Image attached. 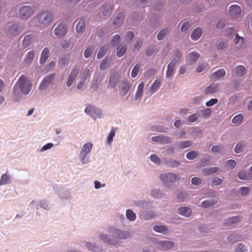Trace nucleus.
<instances>
[{
    "mask_svg": "<svg viewBox=\"0 0 252 252\" xmlns=\"http://www.w3.org/2000/svg\"><path fill=\"white\" fill-rule=\"evenodd\" d=\"M32 88L31 82L24 75H22L16 83L12 93L16 96L22 93L24 95L28 94Z\"/></svg>",
    "mask_w": 252,
    "mask_h": 252,
    "instance_id": "obj_1",
    "label": "nucleus"
},
{
    "mask_svg": "<svg viewBox=\"0 0 252 252\" xmlns=\"http://www.w3.org/2000/svg\"><path fill=\"white\" fill-rule=\"evenodd\" d=\"M110 231L112 232V239L108 238L107 235L99 236L101 240L110 245H116L118 243L117 239H126L130 236V233L127 231H123L115 228Z\"/></svg>",
    "mask_w": 252,
    "mask_h": 252,
    "instance_id": "obj_2",
    "label": "nucleus"
},
{
    "mask_svg": "<svg viewBox=\"0 0 252 252\" xmlns=\"http://www.w3.org/2000/svg\"><path fill=\"white\" fill-rule=\"evenodd\" d=\"M39 26L42 28L49 26L54 21V15L49 11H44L36 17Z\"/></svg>",
    "mask_w": 252,
    "mask_h": 252,
    "instance_id": "obj_3",
    "label": "nucleus"
},
{
    "mask_svg": "<svg viewBox=\"0 0 252 252\" xmlns=\"http://www.w3.org/2000/svg\"><path fill=\"white\" fill-rule=\"evenodd\" d=\"M160 178L167 186H168L171 183H174L179 180L178 175L172 172L162 174L160 175Z\"/></svg>",
    "mask_w": 252,
    "mask_h": 252,
    "instance_id": "obj_4",
    "label": "nucleus"
},
{
    "mask_svg": "<svg viewBox=\"0 0 252 252\" xmlns=\"http://www.w3.org/2000/svg\"><path fill=\"white\" fill-rule=\"evenodd\" d=\"M85 112L94 120L97 118H100L101 116L100 109L91 105L87 106L85 109Z\"/></svg>",
    "mask_w": 252,
    "mask_h": 252,
    "instance_id": "obj_5",
    "label": "nucleus"
},
{
    "mask_svg": "<svg viewBox=\"0 0 252 252\" xmlns=\"http://www.w3.org/2000/svg\"><path fill=\"white\" fill-rule=\"evenodd\" d=\"M34 13V9L31 6H24L19 10V16L22 19H27Z\"/></svg>",
    "mask_w": 252,
    "mask_h": 252,
    "instance_id": "obj_6",
    "label": "nucleus"
},
{
    "mask_svg": "<svg viewBox=\"0 0 252 252\" xmlns=\"http://www.w3.org/2000/svg\"><path fill=\"white\" fill-rule=\"evenodd\" d=\"M130 88V83L127 80H123L119 88L120 96L122 97L125 96L129 91Z\"/></svg>",
    "mask_w": 252,
    "mask_h": 252,
    "instance_id": "obj_7",
    "label": "nucleus"
},
{
    "mask_svg": "<svg viewBox=\"0 0 252 252\" xmlns=\"http://www.w3.org/2000/svg\"><path fill=\"white\" fill-rule=\"evenodd\" d=\"M66 26L63 23L57 24L54 30V34L58 37H61L66 33Z\"/></svg>",
    "mask_w": 252,
    "mask_h": 252,
    "instance_id": "obj_8",
    "label": "nucleus"
},
{
    "mask_svg": "<svg viewBox=\"0 0 252 252\" xmlns=\"http://www.w3.org/2000/svg\"><path fill=\"white\" fill-rule=\"evenodd\" d=\"M55 77V73L50 74L44 78L41 82L40 86H39V90L40 91L45 89L49 84L53 81Z\"/></svg>",
    "mask_w": 252,
    "mask_h": 252,
    "instance_id": "obj_9",
    "label": "nucleus"
},
{
    "mask_svg": "<svg viewBox=\"0 0 252 252\" xmlns=\"http://www.w3.org/2000/svg\"><path fill=\"white\" fill-rule=\"evenodd\" d=\"M151 140L153 142L159 143L161 144H170L171 142V138L170 137L162 135L152 137Z\"/></svg>",
    "mask_w": 252,
    "mask_h": 252,
    "instance_id": "obj_10",
    "label": "nucleus"
},
{
    "mask_svg": "<svg viewBox=\"0 0 252 252\" xmlns=\"http://www.w3.org/2000/svg\"><path fill=\"white\" fill-rule=\"evenodd\" d=\"M241 7L237 5H231L229 10L228 13L231 17L233 19H237L241 14Z\"/></svg>",
    "mask_w": 252,
    "mask_h": 252,
    "instance_id": "obj_11",
    "label": "nucleus"
},
{
    "mask_svg": "<svg viewBox=\"0 0 252 252\" xmlns=\"http://www.w3.org/2000/svg\"><path fill=\"white\" fill-rule=\"evenodd\" d=\"M78 72L79 68L77 67H75L72 69L67 79L66 82L67 87H69L72 85L75 78L78 74Z\"/></svg>",
    "mask_w": 252,
    "mask_h": 252,
    "instance_id": "obj_12",
    "label": "nucleus"
},
{
    "mask_svg": "<svg viewBox=\"0 0 252 252\" xmlns=\"http://www.w3.org/2000/svg\"><path fill=\"white\" fill-rule=\"evenodd\" d=\"M92 147L93 144L90 142H88L83 145L80 154V156L83 160L85 158L87 155L90 152Z\"/></svg>",
    "mask_w": 252,
    "mask_h": 252,
    "instance_id": "obj_13",
    "label": "nucleus"
},
{
    "mask_svg": "<svg viewBox=\"0 0 252 252\" xmlns=\"http://www.w3.org/2000/svg\"><path fill=\"white\" fill-rule=\"evenodd\" d=\"M120 79V77L118 75L113 74L110 75L107 87L111 89L115 88L117 85Z\"/></svg>",
    "mask_w": 252,
    "mask_h": 252,
    "instance_id": "obj_14",
    "label": "nucleus"
},
{
    "mask_svg": "<svg viewBox=\"0 0 252 252\" xmlns=\"http://www.w3.org/2000/svg\"><path fill=\"white\" fill-rule=\"evenodd\" d=\"M219 89V84L213 83L207 87L204 90V92L206 94H213L218 92Z\"/></svg>",
    "mask_w": 252,
    "mask_h": 252,
    "instance_id": "obj_15",
    "label": "nucleus"
},
{
    "mask_svg": "<svg viewBox=\"0 0 252 252\" xmlns=\"http://www.w3.org/2000/svg\"><path fill=\"white\" fill-rule=\"evenodd\" d=\"M20 32L18 26L16 24H13L9 27L7 34L10 36H14L18 35Z\"/></svg>",
    "mask_w": 252,
    "mask_h": 252,
    "instance_id": "obj_16",
    "label": "nucleus"
},
{
    "mask_svg": "<svg viewBox=\"0 0 252 252\" xmlns=\"http://www.w3.org/2000/svg\"><path fill=\"white\" fill-rule=\"evenodd\" d=\"M158 247L161 250H167L172 248L173 243L170 241H160L158 243Z\"/></svg>",
    "mask_w": 252,
    "mask_h": 252,
    "instance_id": "obj_17",
    "label": "nucleus"
},
{
    "mask_svg": "<svg viewBox=\"0 0 252 252\" xmlns=\"http://www.w3.org/2000/svg\"><path fill=\"white\" fill-rule=\"evenodd\" d=\"M174 59L169 63L167 66V69L166 73V77L167 78H170L172 77L173 75V72L174 71L175 66H176V61H174Z\"/></svg>",
    "mask_w": 252,
    "mask_h": 252,
    "instance_id": "obj_18",
    "label": "nucleus"
},
{
    "mask_svg": "<svg viewBox=\"0 0 252 252\" xmlns=\"http://www.w3.org/2000/svg\"><path fill=\"white\" fill-rule=\"evenodd\" d=\"M220 171L219 167H212L202 169V172L204 175L208 176L217 173Z\"/></svg>",
    "mask_w": 252,
    "mask_h": 252,
    "instance_id": "obj_19",
    "label": "nucleus"
},
{
    "mask_svg": "<svg viewBox=\"0 0 252 252\" xmlns=\"http://www.w3.org/2000/svg\"><path fill=\"white\" fill-rule=\"evenodd\" d=\"M199 57L200 54L194 51L190 53L189 54V59L188 60V63L192 64L195 63Z\"/></svg>",
    "mask_w": 252,
    "mask_h": 252,
    "instance_id": "obj_20",
    "label": "nucleus"
},
{
    "mask_svg": "<svg viewBox=\"0 0 252 252\" xmlns=\"http://www.w3.org/2000/svg\"><path fill=\"white\" fill-rule=\"evenodd\" d=\"M34 40V37L32 35L28 34L25 36L22 41V45L24 48H26L29 46L33 40Z\"/></svg>",
    "mask_w": 252,
    "mask_h": 252,
    "instance_id": "obj_21",
    "label": "nucleus"
},
{
    "mask_svg": "<svg viewBox=\"0 0 252 252\" xmlns=\"http://www.w3.org/2000/svg\"><path fill=\"white\" fill-rule=\"evenodd\" d=\"M49 53L48 48L46 47L43 50L39 61L41 64H43L45 63L49 57Z\"/></svg>",
    "mask_w": 252,
    "mask_h": 252,
    "instance_id": "obj_22",
    "label": "nucleus"
},
{
    "mask_svg": "<svg viewBox=\"0 0 252 252\" xmlns=\"http://www.w3.org/2000/svg\"><path fill=\"white\" fill-rule=\"evenodd\" d=\"M34 56V52L33 51H31L26 55L24 60V63L26 65H29L33 60Z\"/></svg>",
    "mask_w": 252,
    "mask_h": 252,
    "instance_id": "obj_23",
    "label": "nucleus"
},
{
    "mask_svg": "<svg viewBox=\"0 0 252 252\" xmlns=\"http://www.w3.org/2000/svg\"><path fill=\"white\" fill-rule=\"evenodd\" d=\"M178 213L185 217H189L191 214V209L187 207H182L178 209Z\"/></svg>",
    "mask_w": 252,
    "mask_h": 252,
    "instance_id": "obj_24",
    "label": "nucleus"
},
{
    "mask_svg": "<svg viewBox=\"0 0 252 252\" xmlns=\"http://www.w3.org/2000/svg\"><path fill=\"white\" fill-rule=\"evenodd\" d=\"M124 19V14L120 12L118 13L117 17L114 19L113 24L116 27L120 26L122 24Z\"/></svg>",
    "mask_w": 252,
    "mask_h": 252,
    "instance_id": "obj_25",
    "label": "nucleus"
},
{
    "mask_svg": "<svg viewBox=\"0 0 252 252\" xmlns=\"http://www.w3.org/2000/svg\"><path fill=\"white\" fill-rule=\"evenodd\" d=\"M202 34V29L200 28H196L192 32L191 37L193 40H197L198 39Z\"/></svg>",
    "mask_w": 252,
    "mask_h": 252,
    "instance_id": "obj_26",
    "label": "nucleus"
},
{
    "mask_svg": "<svg viewBox=\"0 0 252 252\" xmlns=\"http://www.w3.org/2000/svg\"><path fill=\"white\" fill-rule=\"evenodd\" d=\"M86 27L85 19L81 18L80 19L76 25V30L78 33H81L83 32Z\"/></svg>",
    "mask_w": 252,
    "mask_h": 252,
    "instance_id": "obj_27",
    "label": "nucleus"
},
{
    "mask_svg": "<svg viewBox=\"0 0 252 252\" xmlns=\"http://www.w3.org/2000/svg\"><path fill=\"white\" fill-rule=\"evenodd\" d=\"M161 81L160 79H156L151 86L149 92L151 94L155 93L159 88Z\"/></svg>",
    "mask_w": 252,
    "mask_h": 252,
    "instance_id": "obj_28",
    "label": "nucleus"
},
{
    "mask_svg": "<svg viewBox=\"0 0 252 252\" xmlns=\"http://www.w3.org/2000/svg\"><path fill=\"white\" fill-rule=\"evenodd\" d=\"M225 75V71L223 69H220L212 74V78L214 80L219 79L224 77Z\"/></svg>",
    "mask_w": 252,
    "mask_h": 252,
    "instance_id": "obj_29",
    "label": "nucleus"
},
{
    "mask_svg": "<svg viewBox=\"0 0 252 252\" xmlns=\"http://www.w3.org/2000/svg\"><path fill=\"white\" fill-rule=\"evenodd\" d=\"M127 48L126 45H119L117 49V56L118 57L123 56L126 53Z\"/></svg>",
    "mask_w": 252,
    "mask_h": 252,
    "instance_id": "obj_30",
    "label": "nucleus"
},
{
    "mask_svg": "<svg viewBox=\"0 0 252 252\" xmlns=\"http://www.w3.org/2000/svg\"><path fill=\"white\" fill-rule=\"evenodd\" d=\"M144 87V83L142 82L140 83V84L138 85L137 91L136 92L135 96V99L137 100L139 98H140L143 94V90Z\"/></svg>",
    "mask_w": 252,
    "mask_h": 252,
    "instance_id": "obj_31",
    "label": "nucleus"
},
{
    "mask_svg": "<svg viewBox=\"0 0 252 252\" xmlns=\"http://www.w3.org/2000/svg\"><path fill=\"white\" fill-rule=\"evenodd\" d=\"M217 202V199L212 200H205L202 202L201 206L203 208H208L214 205Z\"/></svg>",
    "mask_w": 252,
    "mask_h": 252,
    "instance_id": "obj_32",
    "label": "nucleus"
},
{
    "mask_svg": "<svg viewBox=\"0 0 252 252\" xmlns=\"http://www.w3.org/2000/svg\"><path fill=\"white\" fill-rule=\"evenodd\" d=\"M239 218L237 216L233 217L227 219L226 221L224 222V225L226 226L231 225V224H234L239 221Z\"/></svg>",
    "mask_w": 252,
    "mask_h": 252,
    "instance_id": "obj_33",
    "label": "nucleus"
},
{
    "mask_svg": "<svg viewBox=\"0 0 252 252\" xmlns=\"http://www.w3.org/2000/svg\"><path fill=\"white\" fill-rule=\"evenodd\" d=\"M81 80L85 81L90 76V70L89 69L86 68L83 70L80 73Z\"/></svg>",
    "mask_w": 252,
    "mask_h": 252,
    "instance_id": "obj_34",
    "label": "nucleus"
},
{
    "mask_svg": "<svg viewBox=\"0 0 252 252\" xmlns=\"http://www.w3.org/2000/svg\"><path fill=\"white\" fill-rule=\"evenodd\" d=\"M10 182V179L6 174L2 175L0 179V186H2L9 184Z\"/></svg>",
    "mask_w": 252,
    "mask_h": 252,
    "instance_id": "obj_35",
    "label": "nucleus"
},
{
    "mask_svg": "<svg viewBox=\"0 0 252 252\" xmlns=\"http://www.w3.org/2000/svg\"><path fill=\"white\" fill-rule=\"evenodd\" d=\"M108 48L106 46L101 47L99 50L97 54V58L98 59L102 58L106 53Z\"/></svg>",
    "mask_w": 252,
    "mask_h": 252,
    "instance_id": "obj_36",
    "label": "nucleus"
},
{
    "mask_svg": "<svg viewBox=\"0 0 252 252\" xmlns=\"http://www.w3.org/2000/svg\"><path fill=\"white\" fill-rule=\"evenodd\" d=\"M154 230L158 232L165 234L167 232V228L162 225H157L154 227Z\"/></svg>",
    "mask_w": 252,
    "mask_h": 252,
    "instance_id": "obj_37",
    "label": "nucleus"
},
{
    "mask_svg": "<svg viewBox=\"0 0 252 252\" xmlns=\"http://www.w3.org/2000/svg\"><path fill=\"white\" fill-rule=\"evenodd\" d=\"M126 216L129 220L133 221L136 219V215L130 209H127L126 212Z\"/></svg>",
    "mask_w": 252,
    "mask_h": 252,
    "instance_id": "obj_38",
    "label": "nucleus"
},
{
    "mask_svg": "<svg viewBox=\"0 0 252 252\" xmlns=\"http://www.w3.org/2000/svg\"><path fill=\"white\" fill-rule=\"evenodd\" d=\"M243 119V116L242 114H238L235 116L232 119V122L237 125H240Z\"/></svg>",
    "mask_w": 252,
    "mask_h": 252,
    "instance_id": "obj_39",
    "label": "nucleus"
},
{
    "mask_svg": "<svg viewBox=\"0 0 252 252\" xmlns=\"http://www.w3.org/2000/svg\"><path fill=\"white\" fill-rule=\"evenodd\" d=\"M113 9V7L110 5L107 4L102 9V13L104 16H106L108 14H110L112 12Z\"/></svg>",
    "mask_w": 252,
    "mask_h": 252,
    "instance_id": "obj_40",
    "label": "nucleus"
},
{
    "mask_svg": "<svg viewBox=\"0 0 252 252\" xmlns=\"http://www.w3.org/2000/svg\"><path fill=\"white\" fill-rule=\"evenodd\" d=\"M236 73L238 76H243L246 73L245 67L243 65L238 66L236 68Z\"/></svg>",
    "mask_w": 252,
    "mask_h": 252,
    "instance_id": "obj_41",
    "label": "nucleus"
},
{
    "mask_svg": "<svg viewBox=\"0 0 252 252\" xmlns=\"http://www.w3.org/2000/svg\"><path fill=\"white\" fill-rule=\"evenodd\" d=\"M227 46V42L226 41H220L218 42L217 47L218 50H224Z\"/></svg>",
    "mask_w": 252,
    "mask_h": 252,
    "instance_id": "obj_42",
    "label": "nucleus"
},
{
    "mask_svg": "<svg viewBox=\"0 0 252 252\" xmlns=\"http://www.w3.org/2000/svg\"><path fill=\"white\" fill-rule=\"evenodd\" d=\"M192 144V143L190 141H186L181 142L179 143V147L180 149H185L188 147H190Z\"/></svg>",
    "mask_w": 252,
    "mask_h": 252,
    "instance_id": "obj_43",
    "label": "nucleus"
},
{
    "mask_svg": "<svg viewBox=\"0 0 252 252\" xmlns=\"http://www.w3.org/2000/svg\"><path fill=\"white\" fill-rule=\"evenodd\" d=\"M198 155V153L196 151H191L188 153L186 157L188 159L193 160Z\"/></svg>",
    "mask_w": 252,
    "mask_h": 252,
    "instance_id": "obj_44",
    "label": "nucleus"
},
{
    "mask_svg": "<svg viewBox=\"0 0 252 252\" xmlns=\"http://www.w3.org/2000/svg\"><path fill=\"white\" fill-rule=\"evenodd\" d=\"M238 177H239V178L240 179H241V180H249L250 179L249 173L247 174L246 173V172L243 171V170L240 171L238 173Z\"/></svg>",
    "mask_w": 252,
    "mask_h": 252,
    "instance_id": "obj_45",
    "label": "nucleus"
},
{
    "mask_svg": "<svg viewBox=\"0 0 252 252\" xmlns=\"http://www.w3.org/2000/svg\"><path fill=\"white\" fill-rule=\"evenodd\" d=\"M140 68V66L139 64H136L133 68H132L131 71V77L133 78L135 77L138 74Z\"/></svg>",
    "mask_w": 252,
    "mask_h": 252,
    "instance_id": "obj_46",
    "label": "nucleus"
},
{
    "mask_svg": "<svg viewBox=\"0 0 252 252\" xmlns=\"http://www.w3.org/2000/svg\"><path fill=\"white\" fill-rule=\"evenodd\" d=\"M115 134V131L114 129L113 128L111 130L110 132L109 133V135L107 137V143L108 144H111L113 141V137H114Z\"/></svg>",
    "mask_w": 252,
    "mask_h": 252,
    "instance_id": "obj_47",
    "label": "nucleus"
},
{
    "mask_svg": "<svg viewBox=\"0 0 252 252\" xmlns=\"http://www.w3.org/2000/svg\"><path fill=\"white\" fill-rule=\"evenodd\" d=\"M244 147L245 144L243 143L240 142L236 145L235 148V152L237 153H240L243 151Z\"/></svg>",
    "mask_w": 252,
    "mask_h": 252,
    "instance_id": "obj_48",
    "label": "nucleus"
},
{
    "mask_svg": "<svg viewBox=\"0 0 252 252\" xmlns=\"http://www.w3.org/2000/svg\"><path fill=\"white\" fill-rule=\"evenodd\" d=\"M168 33V31L166 29L161 31L158 34V36H157L158 39L159 40H162L164 38L165 35L167 34Z\"/></svg>",
    "mask_w": 252,
    "mask_h": 252,
    "instance_id": "obj_49",
    "label": "nucleus"
},
{
    "mask_svg": "<svg viewBox=\"0 0 252 252\" xmlns=\"http://www.w3.org/2000/svg\"><path fill=\"white\" fill-rule=\"evenodd\" d=\"M234 29L233 28H230L226 29L225 35L227 38H231L232 37V35L234 34Z\"/></svg>",
    "mask_w": 252,
    "mask_h": 252,
    "instance_id": "obj_50",
    "label": "nucleus"
},
{
    "mask_svg": "<svg viewBox=\"0 0 252 252\" xmlns=\"http://www.w3.org/2000/svg\"><path fill=\"white\" fill-rule=\"evenodd\" d=\"M69 59L68 58L63 57L59 61L58 64L60 66H63L65 64L69 63Z\"/></svg>",
    "mask_w": 252,
    "mask_h": 252,
    "instance_id": "obj_51",
    "label": "nucleus"
},
{
    "mask_svg": "<svg viewBox=\"0 0 252 252\" xmlns=\"http://www.w3.org/2000/svg\"><path fill=\"white\" fill-rule=\"evenodd\" d=\"M156 72V70L155 69L151 68V69H149L148 70H147L144 73V75L148 78H150V77L155 75Z\"/></svg>",
    "mask_w": 252,
    "mask_h": 252,
    "instance_id": "obj_52",
    "label": "nucleus"
},
{
    "mask_svg": "<svg viewBox=\"0 0 252 252\" xmlns=\"http://www.w3.org/2000/svg\"><path fill=\"white\" fill-rule=\"evenodd\" d=\"M223 182V179L220 178H215L212 182V186H218L220 185Z\"/></svg>",
    "mask_w": 252,
    "mask_h": 252,
    "instance_id": "obj_53",
    "label": "nucleus"
},
{
    "mask_svg": "<svg viewBox=\"0 0 252 252\" xmlns=\"http://www.w3.org/2000/svg\"><path fill=\"white\" fill-rule=\"evenodd\" d=\"M208 68L207 64L206 63H203L199 65L196 68V72L200 73L205 70H206Z\"/></svg>",
    "mask_w": 252,
    "mask_h": 252,
    "instance_id": "obj_54",
    "label": "nucleus"
},
{
    "mask_svg": "<svg viewBox=\"0 0 252 252\" xmlns=\"http://www.w3.org/2000/svg\"><path fill=\"white\" fill-rule=\"evenodd\" d=\"M225 166L228 168L233 169L236 166L235 161L233 159L228 160L226 161Z\"/></svg>",
    "mask_w": 252,
    "mask_h": 252,
    "instance_id": "obj_55",
    "label": "nucleus"
},
{
    "mask_svg": "<svg viewBox=\"0 0 252 252\" xmlns=\"http://www.w3.org/2000/svg\"><path fill=\"white\" fill-rule=\"evenodd\" d=\"M94 50V48L92 47H88L84 52V56L86 58H89L92 55L93 51Z\"/></svg>",
    "mask_w": 252,
    "mask_h": 252,
    "instance_id": "obj_56",
    "label": "nucleus"
},
{
    "mask_svg": "<svg viewBox=\"0 0 252 252\" xmlns=\"http://www.w3.org/2000/svg\"><path fill=\"white\" fill-rule=\"evenodd\" d=\"M86 247L90 250L94 252H99L100 251L98 248L95 246H93L92 244L90 243H87L86 244Z\"/></svg>",
    "mask_w": 252,
    "mask_h": 252,
    "instance_id": "obj_57",
    "label": "nucleus"
},
{
    "mask_svg": "<svg viewBox=\"0 0 252 252\" xmlns=\"http://www.w3.org/2000/svg\"><path fill=\"white\" fill-rule=\"evenodd\" d=\"M190 27V24L188 21H183L181 26V30L182 31H186Z\"/></svg>",
    "mask_w": 252,
    "mask_h": 252,
    "instance_id": "obj_58",
    "label": "nucleus"
},
{
    "mask_svg": "<svg viewBox=\"0 0 252 252\" xmlns=\"http://www.w3.org/2000/svg\"><path fill=\"white\" fill-rule=\"evenodd\" d=\"M108 65L109 63L108 60H103L100 64V69L102 70H105L108 67Z\"/></svg>",
    "mask_w": 252,
    "mask_h": 252,
    "instance_id": "obj_59",
    "label": "nucleus"
},
{
    "mask_svg": "<svg viewBox=\"0 0 252 252\" xmlns=\"http://www.w3.org/2000/svg\"><path fill=\"white\" fill-rule=\"evenodd\" d=\"M150 158L153 162L157 164H159L160 163V158L156 155H152L150 156Z\"/></svg>",
    "mask_w": 252,
    "mask_h": 252,
    "instance_id": "obj_60",
    "label": "nucleus"
},
{
    "mask_svg": "<svg viewBox=\"0 0 252 252\" xmlns=\"http://www.w3.org/2000/svg\"><path fill=\"white\" fill-rule=\"evenodd\" d=\"M218 102V100L217 98H212L206 103V105L207 107H211Z\"/></svg>",
    "mask_w": 252,
    "mask_h": 252,
    "instance_id": "obj_61",
    "label": "nucleus"
},
{
    "mask_svg": "<svg viewBox=\"0 0 252 252\" xmlns=\"http://www.w3.org/2000/svg\"><path fill=\"white\" fill-rule=\"evenodd\" d=\"M198 119L197 114L194 113L191 115H190L188 118V120L189 123H193L196 122Z\"/></svg>",
    "mask_w": 252,
    "mask_h": 252,
    "instance_id": "obj_62",
    "label": "nucleus"
},
{
    "mask_svg": "<svg viewBox=\"0 0 252 252\" xmlns=\"http://www.w3.org/2000/svg\"><path fill=\"white\" fill-rule=\"evenodd\" d=\"M211 109L210 108H206L201 111V113L203 117H206L211 115Z\"/></svg>",
    "mask_w": 252,
    "mask_h": 252,
    "instance_id": "obj_63",
    "label": "nucleus"
},
{
    "mask_svg": "<svg viewBox=\"0 0 252 252\" xmlns=\"http://www.w3.org/2000/svg\"><path fill=\"white\" fill-rule=\"evenodd\" d=\"M191 183L194 185L198 186L201 183V179L198 177H193L191 179Z\"/></svg>",
    "mask_w": 252,
    "mask_h": 252,
    "instance_id": "obj_64",
    "label": "nucleus"
}]
</instances>
